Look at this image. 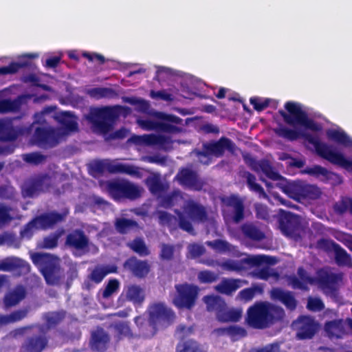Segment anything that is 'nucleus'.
<instances>
[{
    "label": "nucleus",
    "instance_id": "nucleus-58",
    "mask_svg": "<svg viewBox=\"0 0 352 352\" xmlns=\"http://www.w3.org/2000/svg\"><path fill=\"white\" fill-rule=\"evenodd\" d=\"M174 212L178 217L179 227L182 230L186 231L189 234H194V228L190 221L186 218V217L179 210L175 209Z\"/></svg>",
    "mask_w": 352,
    "mask_h": 352
},
{
    "label": "nucleus",
    "instance_id": "nucleus-62",
    "mask_svg": "<svg viewBox=\"0 0 352 352\" xmlns=\"http://www.w3.org/2000/svg\"><path fill=\"white\" fill-rule=\"evenodd\" d=\"M271 100L269 98H261L259 97H253L250 99V104L257 111H262L269 107Z\"/></svg>",
    "mask_w": 352,
    "mask_h": 352
},
{
    "label": "nucleus",
    "instance_id": "nucleus-53",
    "mask_svg": "<svg viewBox=\"0 0 352 352\" xmlns=\"http://www.w3.org/2000/svg\"><path fill=\"white\" fill-rule=\"evenodd\" d=\"M22 159L26 163L38 166L44 163L47 160V156L41 154L39 152H32L29 153L23 154L22 156Z\"/></svg>",
    "mask_w": 352,
    "mask_h": 352
},
{
    "label": "nucleus",
    "instance_id": "nucleus-21",
    "mask_svg": "<svg viewBox=\"0 0 352 352\" xmlns=\"http://www.w3.org/2000/svg\"><path fill=\"white\" fill-rule=\"evenodd\" d=\"M129 140L137 145L164 146L171 143L170 138L160 134L133 135Z\"/></svg>",
    "mask_w": 352,
    "mask_h": 352
},
{
    "label": "nucleus",
    "instance_id": "nucleus-17",
    "mask_svg": "<svg viewBox=\"0 0 352 352\" xmlns=\"http://www.w3.org/2000/svg\"><path fill=\"white\" fill-rule=\"evenodd\" d=\"M175 179L183 187L194 190H201L203 182L198 173L188 168H182L175 177Z\"/></svg>",
    "mask_w": 352,
    "mask_h": 352
},
{
    "label": "nucleus",
    "instance_id": "nucleus-59",
    "mask_svg": "<svg viewBox=\"0 0 352 352\" xmlns=\"http://www.w3.org/2000/svg\"><path fill=\"white\" fill-rule=\"evenodd\" d=\"M262 292L263 288L256 285L242 289L239 292V295L241 299L245 301H250L255 296L256 294H262Z\"/></svg>",
    "mask_w": 352,
    "mask_h": 352
},
{
    "label": "nucleus",
    "instance_id": "nucleus-26",
    "mask_svg": "<svg viewBox=\"0 0 352 352\" xmlns=\"http://www.w3.org/2000/svg\"><path fill=\"white\" fill-rule=\"evenodd\" d=\"M184 210L193 221L203 223L208 220V213L205 207L192 200L186 202Z\"/></svg>",
    "mask_w": 352,
    "mask_h": 352
},
{
    "label": "nucleus",
    "instance_id": "nucleus-40",
    "mask_svg": "<svg viewBox=\"0 0 352 352\" xmlns=\"http://www.w3.org/2000/svg\"><path fill=\"white\" fill-rule=\"evenodd\" d=\"M175 352H205L201 345L193 339L181 340L176 346Z\"/></svg>",
    "mask_w": 352,
    "mask_h": 352
},
{
    "label": "nucleus",
    "instance_id": "nucleus-44",
    "mask_svg": "<svg viewBox=\"0 0 352 352\" xmlns=\"http://www.w3.org/2000/svg\"><path fill=\"white\" fill-rule=\"evenodd\" d=\"M145 184L150 192L153 195L162 193L166 190L165 185L162 182L158 175L148 177Z\"/></svg>",
    "mask_w": 352,
    "mask_h": 352
},
{
    "label": "nucleus",
    "instance_id": "nucleus-22",
    "mask_svg": "<svg viewBox=\"0 0 352 352\" xmlns=\"http://www.w3.org/2000/svg\"><path fill=\"white\" fill-rule=\"evenodd\" d=\"M34 136L41 147L52 148L58 143V138L53 129L38 127L35 130Z\"/></svg>",
    "mask_w": 352,
    "mask_h": 352
},
{
    "label": "nucleus",
    "instance_id": "nucleus-23",
    "mask_svg": "<svg viewBox=\"0 0 352 352\" xmlns=\"http://www.w3.org/2000/svg\"><path fill=\"white\" fill-rule=\"evenodd\" d=\"M113 329V338L116 344H118L124 339L132 340L138 338V335L133 333L129 322L127 321H118L111 324Z\"/></svg>",
    "mask_w": 352,
    "mask_h": 352
},
{
    "label": "nucleus",
    "instance_id": "nucleus-10",
    "mask_svg": "<svg viewBox=\"0 0 352 352\" xmlns=\"http://www.w3.org/2000/svg\"><path fill=\"white\" fill-rule=\"evenodd\" d=\"M283 192L290 198L298 201L316 200L322 194L320 189L317 186L302 181H295L287 184L283 187Z\"/></svg>",
    "mask_w": 352,
    "mask_h": 352
},
{
    "label": "nucleus",
    "instance_id": "nucleus-28",
    "mask_svg": "<svg viewBox=\"0 0 352 352\" xmlns=\"http://www.w3.org/2000/svg\"><path fill=\"white\" fill-rule=\"evenodd\" d=\"M117 272L118 267L115 265H98L92 270L87 278L96 284H99L106 276Z\"/></svg>",
    "mask_w": 352,
    "mask_h": 352
},
{
    "label": "nucleus",
    "instance_id": "nucleus-18",
    "mask_svg": "<svg viewBox=\"0 0 352 352\" xmlns=\"http://www.w3.org/2000/svg\"><path fill=\"white\" fill-rule=\"evenodd\" d=\"M68 210L58 212L55 210L43 213L35 217L39 230H47L53 228L58 223L65 221Z\"/></svg>",
    "mask_w": 352,
    "mask_h": 352
},
{
    "label": "nucleus",
    "instance_id": "nucleus-47",
    "mask_svg": "<svg viewBox=\"0 0 352 352\" xmlns=\"http://www.w3.org/2000/svg\"><path fill=\"white\" fill-rule=\"evenodd\" d=\"M341 279L340 275L324 272L318 277V283L324 288L331 289Z\"/></svg>",
    "mask_w": 352,
    "mask_h": 352
},
{
    "label": "nucleus",
    "instance_id": "nucleus-56",
    "mask_svg": "<svg viewBox=\"0 0 352 352\" xmlns=\"http://www.w3.org/2000/svg\"><path fill=\"white\" fill-rule=\"evenodd\" d=\"M29 65L26 62H11L8 65L0 67V75L14 74L19 72L21 68L28 67Z\"/></svg>",
    "mask_w": 352,
    "mask_h": 352
},
{
    "label": "nucleus",
    "instance_id": "nucleus-39",
    "mask_svg": "<svg viewBox=\"0 0 352 352\" xmlns=\"http://www.w3.org/2000/svg\"><path fill=\"white\" fill-rule=\"evenodd\" d=\"M327 138L346 147L352 146V139L344 131L336 129L329 130Z\"/></svg>",
    "mask_w": 352,
    "mask_h": 352
},
{
    "label": "nucleus",
    "instance_id": "nucleus-50",
    "mask_svg": "<svg viewBox=\"0 0 352 352\" xmlns=\"http://www.w3.org/2000/svg\"><path fill=\"white\" fill-rule=\"evenodd\" d=\"M242 263L249 265L250 266H259L263 263L274 264V258L265 255L252 256L242 259Z\"/></svg>",
    "mask_w": 352,
    "mask_h": 352
},
{
    "label": "nucleus",
    "instance_id": "nucleus-60",
    "mask_svg": "<svg viewBox=\"0 0 352 352\" xmlns=\"http://www.w3.org/2000/svg\"><path fill=\"white\" fill-rule=\"evenodd\" d=\"M124 102L133 106H137L142 112H146L149 109V103L144 99L138 98L136 97H126Z\"/></svg>",
    "mask_w": 352,
    "mask_h": 352
},
{
    "label": "nucleus",
    "instance_id": "nucleus-1",
    "mask_svg": "<svg viewBox=\"0 0 352 352\" xmlns=\"http://www.w3.org/2000/svg\"><path fill=\"white\" fill-rule=\"evenodd\" d=\"M146 313L148 318L144 316H138L134 318V322L139 331L138 338H152L160 330L171 325L176 318L173 309L162 302L149 305Z\"/></svg>",
    "mask_w": 352,
    "mask_h": 352
},
{
    "label": "nucleus",
    "instance_id": "nucleus-4",
    "mask_svg": "<svg viewBox=\"0 0 352 352\" xmlns=\"http://www.w3.org/2000/svg\"><path fill=\"white\" fill-rule=\"evenodd\" d=\"M284 107L288 113L282 109L278 111V113L288 125L294 127L300 126L315 132L322 130V126L312 118H310L307 113L301 108L299 104L288 101L285 103Z\"/></svg>",
    "mask_w": 352,
    "mask_h": 352
},
{
    "label": "nucleus",
    "instance_id": "nucleus-49",
    "mask_svg": "<svg viewBox=\"0 0 352 352\" xmlns=\"http://www.w3.org/2000/svg\"><path fill=\"white\" fill-rule=\"evenodd\" d=\"M182 199V196L179 191H173L163 196L160 199V206L164 208H171L177 205Z\"/></svg>",
    "mask_w": 352,
    "mask_h": 352
},
{
    "label": "nucleus",
    "instance_id": "nucleus-34",
    "mask_svg": "<svg viewBox=\"0 0 352 352\" xmlns=\"http://www.w3.org/2000/svg\"><path fill=\"white\" fill-rule=\"evenodd\" d=\"M242 286V280L240 279H223L216 286V290L221 294L231 295Z\"/></svg>",
    "mask_w": 352,
    "mask_h": 352
},
{
    "label": "nucleus",
    "instance_id": "nucleus-61",
    "mask_svg": "<svg viewBox=\"0 0 352 352\" xmlns=\"http://www.w3.org/2000/svg\"><path fill=\"white\" fill-rule=\"evenodd\" d=\"M338 245V243L330 239L322 238L317 241V248L326 252H334Z\"/></svg>",
    "mask_w": 352,
    "mask_h": 352
},
{
    "label": "nucleus",
    "instance_id": "nucleus-11",
    "mask_svg": "<svg viewBox=\"0 0 352 352\" xmlns=\"http://www.w3.org/2000/svg\"><path fill=\"white\" fill-rule=\"evenodd\" d=\"M175 295L173 299V305L179 309H191L195 305L198 297L197 286L188 284H177L175 286Z\"/></svg>",
    "mask_w": 352,
    "mask_h": 352
},
{
    "label": "nucleus",
    "instance_id": "nucleus-15",
    "mask_svg": "<svg viewBox=\"0 0 352 352\" xmlns=\"http://www.w3.org/2000/svg\"><path fill=\"white\" fill-rule=\"evenodd\" d=\"M292 326L296 329V337L299 340L312 338L318 329V324L314 320L308 316H300L294 321Z\"/></svg>",
    "mask_w": 352,
    "mask_h": 352
},
{
    "label": "nucleus",
    "instance_id": "nucleus-36",
    "mask_svg": "<svg viewBox=\"0 0 352 352\" xmlns=\"http://www.w3.org/2000/svg\"><path fill=\"white\" fill-rule=\"evenodd\" d=\"M324 329L330 338H341L345 333L343 322L341 320H335L326 322Z\"/></svg>",
    "mask_w": 352,
    "mask_h": 352
},
{
    "label": "nucleus",
    "instance_id": "nucleus-30",
    "mask_svg": "<svg viewBox=\"0 0 352 352\" xmlns=\"http://www.w3.org/2000/svg\"><path fill=\"white\" fill-rule=\"evenodd\" d=\"M19 135V131L15 129L11 120H0V141L14 142Z\"/></svg>",
    "mask_w": 352,
    "mask_h": 352
},
{
    "label": "nucleus",
    "instance_id": "nucleus-2",
    "mask_svg": "<svg viewBox=\"0 0 352 352\" xmlns=\"http://www.w3.org/2000/svg\"><path fill=\"white\" fill-rule=\"evenodd\" d=\"M274 131L278 137L289 141H294L302 138L314 146L316 151L320 157L333 164L338 165L349 172H352V160L346 159L341 153L332 151L329 145L321 142L318 137L309 133H302L285 126L274 129Z\"/></svg>",
    "mask_w": 352,
    "mask_h": 352
},
{
    "label": "nucleus",
    "instance_id": "nucleus-33",
    "mask_svg": "<svg viewBox=\"0 0 352 352\" xmlns=\"http://www.w3.org/2000/svg\"><path fill=\"white\" fill-rule=\"evenodd\" d=\"M56 119L65 133L78 131V123L70 113L62 112L56 116Z\"/></svg>",
    "mask_w": 352,
    "mask_h": 352
},
{
    "label": "nucleus",
    "instance_id": "nucleus-6",
    "mask_svg": "<svg viewBox=\"0 0 352 352\" xmlns=\"http://www.w3.org/2000/svg\"><path fill=\"white\" fill-rule=\"evenodd\" d=\"M204 151H197L196 155L200 163L208 165L211 163L210 155L217 157H222L226 151L234 154L236 151V144L228 138L221 137L217 141L204 144Z\"/></svg>",
    "mask_w": 352,
    "mask_h": 352
},
{
    "label": "nucleus",
    "instance_id": "nucleus-54",
    "mask_svg": "<svg viewBox=\"0 0 352 352\" xmlns=\"http://www.w3.org/2000/svg\"><path fill=\"white\" fill-rule=\"evenodd\" d=\"M112 170L115 173H124L131 176L140 177L139 168L135 166L124 164H116Z\"/></svg>",
    "mask_w": 352,
    "mask_h": 352
},
{
    "label": "nucleus",
    "instance_id": "nucleus-16",
    "mask_svg": "<svg viewBox=\"0 0 352 352\" xmlns=\"http://www.w3.org/2000/svg\"><path fill=\"white\" fill-rule=\"evenodd\" d=\"M50 176L46 173L36 175L26 182L23 193L24 196L34 197L44 192L50 186Z\"/></svg>",
    "mask_w": 352,
    "mask_h": 352
},
{
    "label": "nucleus",
    "instance_id": "nucleus-5",
    "mask_svg": "<svg viewBox=\"0 0 352 352\" xmlns=\"http://www.w3.org/2000/svg\"><path fill=\"white\" fill-rule=\"evenodd\" d=\"M32 259L34 264L40 267L41 272L47 285H57L63 280L65 275L51 255L35 253Z\"/></svg>",
    "mask_w": 352,
    "mask_h": 352
},
{
    "label": "nucleus",
    "instance_id": "nucleus-45",
    "mask_svg": "<svg viewBox=\"0 0 352 352\" xmlns=\"http://www.w3.org/2000/svg\"><path fill=\"white\" fill-rule=\"evenodd\" d=\"M65 316V313L60 311H54L46 314L45 316L46 324H44L45 327H46V334L47 335V332L50 329L54 328L58 325L63 320Z\"/></svg>",
    "mask_w": 352,
    "mask_h": 352
},
{
    "label": "nucleus",
    "instance_id": "nucleus-27",
    "mask_svg": "<svg viewBox=\"0 0 352 352\" xmlns=\"http://www.w3.org/2000/svg\"><path fill=\"white\" fill-rule=\"evenodd\" d=\"M123 267L138 278L146 276L150 270L147 261L138 260L135 256H131L126 259Z\"/></svg>",
    "mask_w": 352,
    "mask_h": 352
},
{
    "label": "nucleus",
    "instance_id": "nucleus-7",
    "mask_svg": "<svg viewBox=\"0 0 352 352\" xmlns=\"http://www.w3.org/2000/svg\"><path fill=\"white\" fill-rule=\"evenodd\" d=\"M118 117L117 113L113 108L105 107L91 109L87 119L92 124L95 131L107 134L112 129Z\"/></svg>",
    "mask_w": 352,
    "mask_h": 352
},
{
    "label": "nucleus",
    "instance_id": "nucleus-55",
    "mask_svg": "<svg viewBox=\"0 0 352 352\" xmlns=\"http://www.w3.org/2000/svg\"><path fill=\"white\" fill-rule=\"evenodd\" d=\"M65 230L61 228L56 230L54 233L50 234L45 237L43 241V247L46 249H53L57 247L58 241Z\"/></svg>",
    "mask_w": 352,
    "mask_h": 352
},
{
    "label": "nucleus",
    "instance_id": "nucleus-48",
    "mask_svg": "<svg viewBox=\"0 0 352 352\" xmlns=\"http://www.w3.org/2000/svg\"><path fill=\"white\" fill-rule=\"evenodd\" d=\"M127 246L141 256H146L150 254L148 247L140 237H136L132 241L128 243Z\"/></svg>",
    "mask_w": 352,
    "mask_h": 352
},
{
    "label": "nucleus",
    "instance_id": "nucleus-57",
    "mask_svg": "<svg viewBox=\"0 0 352 352\" xmlns=\"http://www.w3.org/2000/svg\"><path fill=\"white\" fill-rule=\"evenodd\" d=\"M120 288V282L116 278L110 279L106 285L102 292V296L104 299L111 297L114 293L117 292Z\"/></svg>",
    "mask_w": 352,
    "mask_h": 352
},
{
    "label": "nucleus",
    "instance_id": "nucleus-43",
    "mask_svg": "<svg viewBox=\"0 0 352 352\" xmlns=\"http://www.w3.org/2000/svg\"><path fill=\"white\" fill-rule=\"evenodd\" d=\"M335 261L338 266L351 267V256L340 245L334 250Z\"/></svg>",
    "mask_w": 352,
    "mask_h": 352
},
{
    "label": "nucleus",
    "instance_id": "nucleus-41",
    "mask_svg": "<svg viewBox=\"0 0 352 352\" xmlns=\"http://www.w3.org/2000/svg\"><path fill=\"white\" fill-rule=\"evenodd\" d=\"M25 297L24 289L19 288L7 293L3 298V302L6 308L17 305Z\"/></svg>",
    "mask_w": 352,
    "mask_h": 352
},
{
    "label": "nucleus",
    "instance_id": "nucleus-32",
    "mask_svg": "<svg viewBox=\"0 0 352 352\" xmlns=\"http://www.w3.org/2000/svg\"><path fill=\"white\" fill-rule=\"evenodd\" d=\"M303 172L309 175L320 179L324 182H328L333 179L337 175L328 170L326 168L320 165H314L313 167H307Z\"/></svg>",
    "mask_w": 352,
    "mask_h": 352
},
{
    "label": "nucleus",
    "instance_id": "nucleus-51",
    "mask_svg": "<svg viewBox=\"0 0 352 352\" xmlns=\"http://www.w3.org/2000/svg\"><path fill=\"white\" fill-rule=\"evenodd\" d=\"M334 210L340 215H342L347 212L352 215V198L342 197L334 205Z\"/></svg>",
    "mask_w": 352,
    "mask_h": 352
},
{
    "label": "nucleus",
    "instance_id": "nucleus-8",
    "mask_svg": "<svg viewBox=\"0 0 352 352\" xmlns=\"http://www.w3.org/2000/svg\"><path fill=\"white\" fill-rule=\"evenodd\" d=\"M36 329V333L28 336L20 348V352H43L49 344V336L43 324H33L23 327L22 331Z\"/></svg>",
    "mask_w": 352,
    "mask_h": 352
},
{
    "label": "nucleus",
    "instance_id": "nucleus-35",
    "mask_svg": "<svg viewBox=\"0 0 352 352\" xmlns=\"http://www.w3.org/2000/svg\"><path fill=\"white\" fill-rule=\"evenodd\" d=\"M23 98L21 96H18L14 100L1 99L0 100V113H16L20 111Z\"/></svg>",
    "mask_w": 352,
    "mask_h": 352
},
{
    "label": "nucleus",
    "instance_id": "nucleus-64",
    "mask_svg": "<svg viewBox=\"0 0 352 352\" xmlns=\"http://www.w3.org/2000/svg\"><path fill=\"white\" fill-rule=\"evenodd\" d=\"M208 245L219 252H226L231 250L230 244L226 241L221 239H216L213 241H210L208 243Z\"/></svg>",
    "mask_w": 352,
    "mask_h": 352
},
{
    "label": "nucleus",
    "instance_id": "nucleus-29",
    "mask_svg": "<svg viewBox=\"0 0 352 352\" xmlns=\"http://www.w3.org/2000/svg\"><path fill=\"white\" fill-rule=\"evenodd\" d=\"M283 212V213L279 220L280 228L285 235L292 236L298 223V215L291 212Z\"/></svg>",
    "mask_w": 352,
    "mask_h": 352
},
{
    "label": "nucleus",
    "instance_id": "nucleus-52",
    "mask_svg": "<svg viewBox=\"0 0 352 352\" xmlns=\"http://www.w3.org/2000/svg\"><path fill=\"white\" fill-rule=\"evenodd\" d=\"M247 185L251 191L258 193L261 197H266L267 195L263 188L256 182V177L250 172L245 173Z\"/></svg>",
    "mask_w": 352,
    "mask_h": 352
},
{
    "label": "nucleus",
    "instance_id": "nucleus-13",
    "mask_svg": "<svg viewBox=\"0 0 352 352\" xmlns=\"http://www.w3.org/2000/svg\"><path fill=\"white\" fill-rule=\"evenodd\" d=\"M243 159L245 163L254 171L258 173L261 171L269 179L278 181L282 176L275 170L271 162L266 159L256 160L250 153L243 154Z\"/></svg>",
    "mask_w": 352,
    "mask_h": 352
},
{
    "label": "nucleus",
    "instance_id": "nucleus-14",
    "mask_svg": "<svg viewBox=\"0 0 352 352\" xmlns=\"http://www.w3.org/2000/svg\"><path fill=\"white\" fill-rule=\"evenodd\" d=\"M155 117L160 120L158 131L169 134H177L183 131V120L179 117L164 112H157Z\"/></svg>",
    "mask_w": 352,
    "mask_h": 352
},
{
    "label": "nucleus",
    "instance_id": "nucleus-20",
    "mask_svg": "<svg viewBox=\"0 0 352 352\" xmlns=\"http://www.w3.org/2000/svg\"><path fill=\"white\" fill-rule=\"evenodd\" d=\"M30 270L29 263L18 257L9 256L0 261V271L15 272L21 276L28 273Z\"/></svg>",
    "mask_w": 352,
    "mask_h": 352
},
{
    "label": "nucleus",
    "instance_id": "nucleus-24",
    "mask_svg": "<svg viewBox=\"0 0 352 352\" xmlns=\"http://www.w3.org/2000/svg\"><path fill=\"white\" fill-rule=\"evenodd\" d=\"M270 298L275 301H279L290 311L296 309L297 300L292 292L285 291L279 287H274L271 289Z\"/></svg>",
    "mask_w": 352,
    "mask_h": 352
},
{
    "label": "nucleus",
    "instance_id": "nucleus-25",
    "mask_svg": "<svg viewBox=\"0 0 352 352\" xmlns=\"http://www.w3.org/2000/svg\"><path fill=\"white\" fill-rule=\"evenodd\" d=\"M89 239L85 232L80 229H76L67 235L65 245L77 250H82L88 248Z\"/></svg>",
    "mask_w": 352,
    "mask_h": 352
},
{
    "label": "nucleus",
    "instance_id": "nucleus-63",
    "mask_svg": "<svg viewBox=\"0 0 352 352\" xmlns=\"http://www.w3.org/2000/svg\"><path fill=\"white\" fill-rule=\"evenodd\" d=\"M116 164L110 162H104L103 161H97L93 165V170L98 173H104V172H109L110 173H115V171L112 170L113 167Z\"/></svg>",
    "mask_w": 352,
    "mask_h": 352
},
{
    "label": "nucleus",
    "instance_id": "nucleus-3",
    "mask_svg": "<svg viewBox=\"0 0 352 352\" xmlns=\"http://www.w3.org/2000/svg\"><path fill=\"white\" fill-rule=\"evenodd\" d=\"M284 309L267 301L256 302L247 310L245 322L255 329H265L283 320Z\"/></svg>",
    "mask_w": 352,
    "mask_h": 352
},
{
    "label": "nucleus",
    "instance_id": "nucleus-46",
    "mask_svg": "<svg viewBox=\"0 0 352 352\" xmlns=\"http://www.w3.org/2000/svg\"><path fill=\"white\" fill-rule=\"evenodd\" d=\"M115 226L119 233L124 234L131 230L138 228V223L133 219L120 218L116 220Z\"/></svg>",
    "mask_w": 352,
    "mask_h": 352
},
{
    "label": "nucleus",
    "instance_id": "nucleus-38",
    "mask_svg": "<svg viewBox=\"0 0 352 352\" xmlns=\"http://www.w3.org/2000/svg\"><path fill=\"white\" fill-rule=\"evenodd\" d=\"M204 299L206 304L207 310L215 311L217 318L218 314L222 311L226 304L224 300L219 296H206Z\"/></svg>",
    "mask_w": 352,
    "mask_h": 352
},
{
    "label": "nucleus",
    "instance_id": "nucleus-19",
    "mask_svg": "<svg viewBox=\"0 0 352 352\" xmlns=\"http://www.w3.org/2000/svg\"><path fill=\"white\" fill-rule=\"evenodd\" d=\"M111 336L102 327H97L91 332L89 345L96 352H105L110 346Z\"/></svg>",
    "mask_w": 352,
    "mask_h": 352
},
{
    "label": "nucleus",
    "instance_id": "nucleus-12",
    "mask_svg": "<svg viewBox=\"0 0 352 352\" xmlns=\"http://www.w3.org/2000/svg\"><path fill=\"white\" fill-rule=\"evenodd\" d=\"M221 202L228 208L227 217L234 223L241 222L245 218V205L237 195L232 194L221 198Z\"/></svg>",
    "mask_w": 352,
    "mask_h": 352
},
{
    "label": "nucleus",
    "instance_id": "nucleus-31",
    "mask_svg": "<svg viewBox=\"0 0 352 352\" xmlns=\"http://www.w3.org/2000/svg\"><path fill=\"white\" fill-rule=\"evenodd\" d=\"M241 232L245 238L254 241H261L265 238V234L252 222L243 223Z\"/></svg>",
    "mask_w": 352,
    "mask_h": 352
},
{
    "label": "nucleus",
    "instance_id": "nucleus-9",
    "mask_svg": "<svg viewBox=\"0 0 352 352\" xmlns=\"http://www.w3.org/2000/svg\"><path fill=\"white\" fill-rule=\"evenodd\" d=\"M107 190L115 200H135L141 196L140 188L127 179H113L106 183Z\"/></svg>",
    "mask_w": 352,
    "mask_h": 352
},
{
    "label": "nucleus",
    "instance_id": "nucleus-37",
    "mask_svg": "<svg viewBox=\"0 0 352 352\" xmlns=\"http://www.w3.org/2000/svg\"><path fill=\"white\" fill-rule=\"evenodd\" d=\"M126 297L133 304L140 305L145 298L144 291L140 285H131L126 288Z\"/></svg>",
    "mask_w": 352,
    "mask_h": 352
},
{
    "label": "nucleus",
    "instance_id": "nucleus-42",
    "mask_svg": "<svg viewBox=\"0 0 352 352\" xmlns=\"http://www.w3.org/2000/svg\"><path fill=\"white\" fill-rule=\"evenodd\" d=\"M242 316V311L241 309H228L227 305L222 311L218 314L217 320L220 322H238Z\"/></svg>",
    "mask_w": 352,
    "mask_h": 352
}]
</instances>
